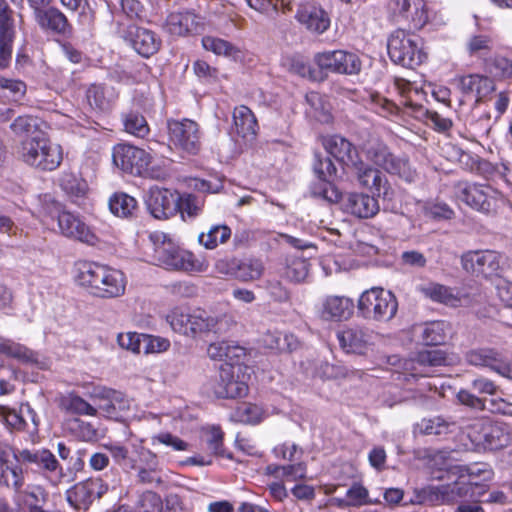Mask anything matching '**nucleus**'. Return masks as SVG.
<instances>
[{
	"mask_svg": "<svg viewBox=\"0 0 512 512\" xmlns=\"http://www.w3.org/2000/svg\"><path fill=\"white\" fill-rule=\"evenodd\" d=\"M76 269L78 283L96 297L116 298L125 292L126 279L120 270L89 261L78 262Z\"/></svg>",
	"mask_w": 512,
	"mask_h": 512,
	"instance_id": "obj_1",
	"label": "nucleus"
},
{
	"mask_svg": "<svg viewBox=\"0 0 512 512\" xmlns=\"http://www.w3.org/2000/svg\"><path fill=\"white\" fill-rule=\"evenodd\" d=\"M18 157L38 171H54L63 161L62 147L43 136H32L21 141Z\"/></svg>",
	"mask_w": 512,
	"mask_h": 512,
	"instance_id": "obj_2",
	"label": "nucleus"
},
{
	"mask_svg": "<svg viewBox=\"0 0 512 512\" xmlns=\"http://www.w3.org/2000/svg\"><path fill=\"white\" fill-rule=\"evenodd\" d=\"M361 149L368 161L387 173L397 175L409 183L416 180L417 172L411 167L408 158L393 154L382 140L370 138L362 144Z\"/></svg>",
	"mask_w": 512,
	"mask_h": 512,
	"instance_id": "obj_3",
	"label": "nucleus"
},
{
	"mask_svg": "<svg viewBox=\"0 0 512 512\" xmlns=\"http://www.w3.org/2000/svg\"><path fill=\"white\" fill-rule=\"evenodd\" d=\"M113 163L123 172L163 180L168 176L167 170L150 166L151 156L145 150L129 144H118L113 148Z\"/></svg>",
	"mask_w": 512,
	"mask_h": 512,
	"instance_id": "obj_4",
	"label": "nucleus"
},
{
	"mask_svg": "<svg viewBox=\"0 0 512 512\" xmlns=\"http://www.w3.org/2000/svg\"><path fill=\"white\" fill-rule=\"evenodd\" d=\"M358 313L366 320L389 322L398 310L396 296L382 287H372L365 290L357 303Z\"/></svg>",
	"mask_w": 512,
	"mask_h": 512,
	"instance_id": "obj_5",
	"label": "nucleus"
},
{
	"mask_svg": "<svg viewBox=\"0 0 512 512\" xmlns=\"http://www.w3.org/2000/svg\"><path fill=\"white\" fill-rule=\"evenodd\" d=\"M154 245V258L167 269L194 271L201 266L194 254L180 249L165 233L150 236Z\"/></svg>",
	"mask_w": 512,
	"mask_h": 512,
	"instance_id": "obj_6",
	"label": "nucleus"
},
{
	"mask_svg": "<svg viewBox=\"0 0 512 512\" xmlns=\"http://www.w3.org/2000/svg\"><path fill=\"white\" fill-rule=\"evenodd\" d=\"M387 50L394 63L406 68H415L425 58L416 37L407 34L404 30H396L390 35Z\"/></svg>",
	"mask_w": 512,
	"mask_h": 512,
	"instance_id": "obj_7",
	"label": "nucleus"
},
{
	"mask_svg": "<svg viewBox=\"0 0 512 512\" xmlns=\"http://www.w3.org/2000/svg\"><path fill=\"white\" fill-rule=\"evenodd\" d=\"M104 447L115 463L125 470L161 468L157 454L142 445H134L131 452L119 443L106 444Z\"/></svg>",
	"mask_w": 512,
	"mask_h": 512,
	"instance_id": "obj_8",
	"label": "nucleus"
},
{
	"mask_svg": "<svg viewBox=\"0 0 512 512\" xmlns=\"http://www.w3.org/2000/svg\"><path fill=\"white\" fill-rule=\"evenodd\" d=\"M314 62L320 72H331L343 75H357L362 68L359 56L345 50L325 51L315 54Z\"/></svg>",
	"mask_w": 512,
	"mask_h": 512,
	"instance_id": "obj_9",
	"label": "nucleus"
},
{
	"mask_svg": "<svg viewBox=\"0 0 512 512\" xmlns=\"http://www.w3.org/2000/svg\"><path fill=\"white\" fill-rule=\"evenodd\" d=\"M466 485V478L461 476L453 484L442 485L439 487L427 486L422 489H416L409 502L411 504L418 505L452 503L458 497H461L468 492Z\"/></svg>",
	"mask_w": 512,
	"mask_h": 512,
	"instance_id": "obj_10",
	"label": "nucleus"
},
{
	"mask_svg": "<svg viewBox=\"0 0 512 512\" xmlns=\"http://www.w3.org/2000/svg\"><path fill=\"white\" fill-rule=\"evenodd\" d=\"M235 324L232 316L221 314L211 316L207 312L198 310L187 314V334L195 337L198 334L214 332L216 334L226 333Z\"/></svg>",
	"mask_w": 512,
	"mask_h": 512,
	"instance_id": "obj_11",
	"label": "nucleus"
},
{
	"mask_svg": "<svg viewBox=\"0 0 512 512\" xmlns=\"http://www.w3.org/2000/svg\"><path fill=\"white\" fill-rule=\"evenodd\" d=\"M108 491V485L101 478H88L76 483L66 492L69 504L76 510H88L91 504Z\"/></svg>",
	"mask_w": 512,
	"mask_h": 512,
	"instance_id": "obj_12",
	"label": "nucleus"
},
{
	"mask_svg": "<svg viewBox=\"0 0 512 512\" xmlns=\"http://www.w3.org/2000/svg\"><path fill=\"white\" fill-rule=\"evenodd\" d=\"M169 140L177 148L196 154L201 147L199 126L190 119L169 120L167 123Z\"/></svg>",
	"mask_w": 512,
	"mask_h": 512,
	"instance_id": "obj_13",
	"label": "nucleus"
},
{
	"mask_svg": "<svg viewBox=\"0 0 512 512\" xmlns=\"http://www.w3.org/2000/svg\"><path fill=\"white\" fill-rule=\"evenodd\" d=\"M313 170L322 182L319 189L315 188L313 194L329 202H338L342 199L340 191L331 183L336 176L337 169L329 157L315 154Z\"/></svg>",
	"mask_w": 512,
	"mask_h": 512,
	"instance_id": "obj_14",
	"label": "nucleus"
},
{
	"mask_svg": "<svg viewBox=\"0 0 512 512\" xmlns=\"http://www.w3.org/2000/svg\"><path fill=\"white\" fill-rule=\"evenodd\" d=\"M337 339L347 353L364 354L374 343L375 333L361 325H349L337 333Z\"/></svg>",
	"mask_w": 512,
	"mask_h": 512,
	"instance_id": "obj_15",
	"label": "nucleus"
},
{
	"mask_svg": "<svg viewBox=\"0 0 512 512\" xmlns=\"http://www.w3.org/2000/svg\"><path fill=\"white\" fill-rule=\"evenodd\" d=\"M145 202L154 218L168 219L177 213L179 194L166 188L153 186L149 189Z\"/></svg>",
	"mask_w": 512,
	"mask_h": 512,
	"instance_id": "obj_16",
	"label": "nucleus"
},
{
	"mask_svg": "<svg viewBox=\"0 0 512 512\" xmlns=\"http://www.w3.org/2000/svg\"><path fill=\"white\" fill-rule=\"evenodd\" d=\"M58 227L67 238L87 245H96L99 238L82 219L70 212L63 211L58 215Z\"/></svg>",
	"mask_w": 512,
	"mask_h": 512,
	"instance_id": "obj_17",
	"label": "nucleus"
},
{
	"mask_svg": "<svg viewBox=\"0 0 512 512\" xmlns=\"http://www.w3.org/2000/svg\"><path fill=\"white\" fill-rule=\"evenodd\" d=\"M326 152L344 168H350L360 158L357 148L340 135H328L322 138Z\"/></svg>",
	"mask_w": 512,
	"mask_h": 512,
	"instance_id": "obj_18",
	"label": "nucleus"
},
{
	"mask_svg": "<svg viewBox=\"0 0 512 512\" xmlns=\"http://www.w3.org/2000/svg\"><path fill=\"white\" fill-rule=\"evenodd\" d=\"M213 392L218 398L243 397L248 392V386L234 375V368L225 365L220 368L218 378L213 385Z\"/></svg>",
	"mask_w": 512,
	"mask_h": 512,
	"instance_id": "obj_19",
	"label": "nucleus"
},
{
	"mask_svg": "<svg viewBox=\"0 0 512 512\" xmlns=\"http://www.w3.org/2000/svg\"><path fill=\"white\" fill-rule=\"evenodd\" d=\"M34 18L39 27L45 32L66 36L72 27L67 17L57 8H41L34 11Z\"/></svg>",
	"mask_w": 512,
	"mask_h": 512,
	"instance_id": "obj_20",
	"label": "nucleus"
},
{
	"mask_svg": "<svg viewBox=\"0 0 512 512\" xmlns=\"http://www.w3.org/2000/svg\"><path fill=\"white\" fill-rule=\"evenodd\" d=\"M343 207L347 213L360 218L374 217L379 211L377 199L365 193H349L343 200Z\"/></svg>",
	"mask_w": 512,
	"mask_h": 512,
	"instance_id": "obj_21",
	"label": "nucleus"
},
{
	"mask_svg": "<svg viewBox=\"0 0 512 512\" xmlns=\"http://www.w3.org/2000/svg\"><path fill=\"white\" fill-rule=\"evenodd\" d=\"M127 38L134 50L139 55L146 58L154 55L161 45V40L157 35L153 31L143 27H129Z\"/></svg>",
	"mask_w": 512,
	"mask_h": 512,
	"instance_id": "obj_22",
	"label": "nucleus"
},
{
	"mask_svg": "<svg viewBox=\"0 0 512 512\" xmlns=\"http://www.w3.org/2000/svg\"><path fill=\"white\" fill-rule=\"evenodd\" d=\"M482 447L488 450H500L508 446L511 436L502 422L491 421L482 416Z\"/></svg>",
	"mask_w": 512,
	"mask_h": 512,
	"instance_id": "obj_23",
	"label": "nucleus"
},
{
	"mask_svg": "<svg viewBox=\"0 0 512 512\" xmlns=\"http://www.w3.org/2000/svg\"><path fill=\"white\" fill-rule=\"evenodd\" d=\"M349 169L354 172L362 187L370 189L378 195L388 183L386 176L379 169L365 163L361 157Z\"/></svg>",
	"mask_w": 512,
	"mask_h": 512,
	"instance_id": "obj_24",
	"label": "nucleus"
},
{
	"mask_svg": "<svg viewBox=\"0 0 512 512\" xmlns=\"http://www.w3.org/2000/svg\"><path fill=\"white\" fill-rule=\"evenodd\" d=\"M117 92L112 86L104 84H91L86 90V101L90 108L96 112H107L112 109Z\"/></svg>",
	"mask_w": 512,
	"mask_h": 512,
	"instance_id": "obj_25",
	"label": "nucleus"
},
{
	"mask_svg": "<svg viewBox=\"0 0 512 512\" xmlns=\"http://www.w3.org/2000/svg\"><path fill=\"white\" fill-rule=\"evenodd\" d=\"M354 302L346 296H327L322 304V317L326 320L342 321L353 314Z\"/></svg>",
	"mask_w": 512,
	"mask_h": 512,
	"instance_id": "obj_26",
	"label": "nucleus"
},
{
	"mask_svg": "<svg viewBox=\"0 0 512 512\" xmlns=\"http://www.w3.org/2000/svg\"><path fill=\"white\" fill-rule=\"evenodd\" d=\"M47 493L39 485L23 486L14 494L15 504L22 510L28 509L29 512L43 511L42 505L45 503Z\"/></svg>",
	"mask_w": 512,
	"mask_h": 512,
	"instance_id": "obj_27",
	"label": "nucleus"
},
{
	"mask_svg": "<svg viewBox=\"0 0 512 512\" xmlns=\"http://www.w3.org/2000/svg\"><path fill=\"white\" fill-rule=\"evenodd\" d=\"M296 17L307 29L316 33H323L330 25L326 12L314 5L301 6L297 11Z\"/></svg>",
	"mask_w": 512,
	"mask_h": 512,
	"instance_id": "obj_28",
	"label": "nucleus"
},
{
	"mask_svg": "<svg viewBox=\"0 0 512 512\" xmlns=\"http://www.w3.org/2000/svg\"><path fill=\"white\" fill-rule=\"evenodd\" d=\"M0 353L15 358L23 364L35 365L43 368V363L40 361V355L37 352L20 343H16L11 339L4 337L1 338Z\"/></svg>",
	"mask_w": 512,
	"mask_h": 512,
	"instance_id": "obj_29",
	"label": "nucleus"
},
{
	"mask_svg": "<svg viewBox=\"0 0 512 512\" xmlns=\"http://www.w3.org/2000/svg\"><path fill=\"white\" fill-rule=\"evenodd\" d=\"M197 16L190 11L170 13L166 19L165 28L168 33L184 36L197 30Z\"/></svg>",
	"mask_w": 512,
	"mask_h": 512,
	"instance_id": "obj_30",
	"label": "nucleus"
},
{
	"mask_svg": "<svg viewBox=\"0 0 512 512\" xmlns=\"http://www.w3.org/2000/svg\"><path fill=\"white\" fill-rule=\"evenodd\" d=\"M400 14L411 21L416 29L422 28L428 21L425 0H397Z\"/></svg>",
	"mask_w": 512,
	"mask_h": 512,
	"instance_id": "obj_31",
	"label": "nucleus"
},
{
	"mask_svg": "<svg viewBox=\"0 0 512 512\" xmlns=\"http://www.w3.org/2000/svg\"><path fill=\"white\" fill-rule=\"evenodd\" d=\"M234 127L239 136L253 139L257 132V120L253 112L244 105L238 106L233 112Z\"/></svg>",
	"mask_w": 512,
	"mask_h": 512,
	"instance_id": "obj_32",
	"label": "nucleus"
},
{
	"mask_svg": "<svg viewBox=\"0 0 512 512\" xmlns=\"http://www.w3.org/2000/svg\"><path fill=\"white\" fill-rule=\"evenodd\" d=\"M41 461L42 463H40L38 470L42 472L53 486L69 481L68 475L50 450L45 449Z\"/></svg>",
	"mask_w": 512,
	"mask_h": 512,
	"instance_id": "obj_33",
	"label": "nucleus"
},
{
	"mask_svg": "<svg viewBox=\"0 0 512 512\" xmlns=\"http://www.w3.org/2000/svg\"><path fill=\"white\" fill-rule=\"evenodd\" d=\"M264 270V264L258 258H238L236 279L241 282H253L262 277Z\"/></svg>",
	"mask_w": 512,
	"mask_h": 512,
	"instance_id": "obj_34",
	"label": "nucleus"
},
{
	"mask_svg": "<svg viewBox=\"0 0 512 512\" xmlns=\"http://www.w3.org/2000/svg\"><path fill=\"white\" fill-rule=\"evenodd\" d=\"M109 209L117 217L128 218L136 211L137 201L126 193H114L109 199Z\"/></svg>",
	"mask_w": 512,
	"mask_h": 512,
	"instance_id": "obj_35",
	"label": "nucleus"
},
{
	"mask_svg": "<svg viewBox=\"0 0 512 512\" xmlns=\"http://www.w3.org/2000/svg\"><path fill=\"white\" fill-rule=\"evenodd\" d=\"M231 237V229L227 225H213L207 232L198 236V242L206 249H215L219 244L226 243Z\"/></svg>",
	"mask_w": 512,
	"mask_h": 512,
	"instance_id": "obj_36",
	"label": "nucleus"
},
{
	"mask_svg": "<svg viewBox=\"0 0 512 512\" xmlns=\"http://www.w3.org/2000/svg\"><path fill=\"white\" fill-rule=\"evenodd\" d=\"M309 266L306 259L289 256L286 258L283 277L293 283L303 282L309 274Z\"/></svg>",
	"mask_w": 512,
	"mask_h": 512,
	"instance_id": "obj_37",
	"label": "nucleus"
},
{
	"mask_svg": "<svg viewBox=\"0 0 512 512\" xmlns=\"http://www.w3.org/2000/svg\"><path fill=\"white\" fill-rule=\"evenodd\" d=\"M61 409L66 412L78 415L96 416L97 408L93 407L86 400L75 394H69L62 397L60 401Z\"/></svg>",
	"mask_w": 512,
	"mask_h": 512,
	"instance_id": "obj_38",
	"label": "nucleus"
},
{
	"mask_svg": "<svg viewBox=\"0 0 512 512\" xmlns=\"http://www.w3.org/2000/svg\"><path fill=\"white\" fill-rule=\"evenodd\" d=\"M448 325L444 321L427 323L422 331V341L425 345L437 346L445 342Z\"/></svg>",
	"mask_w": 512,
	"mask_h": 512,
	"instance_id": "obj_39",
	"label": "nucleus"
},
{
	"mask_svg": "<svg viewBox=\"0 0 512 512\" xmlns=\"http://www.w3.org/2000/svg\"><path fill=\"white\" fill-rule=\"evenodd\" d=\"M482 367L490 368L499 374H506L509 371V365L505 354L496 349H482Z\"/></svg>",
	"mask_w": 512,
	"mask_h": 512,
	"instance_id": "obj_40",
	"label": "nucleus"
},
{
	"mask_svg": "<svg viewBox=\"0 0 512 512\" xmlns=\"http://www.w3.org/2000/svg\"><path fill=\"white\" fill-rule=\"evenodd\" d=\"M125 131L143 138L149 133V126L144 116L138 112H129L123 116Z\"/></svg>",
	"mask_w": 512,
	"mask_h": 512,
	"instance_id": "obj_41",
	"label": "nucleus"
},
{
	"mask_svg": "<svg viewBox=\"0 0 512 512\" xmlns=\"http://www.w3.org/2000/svg\"><path fill=\"white\" fill-rule=\"evenodd\" d=\"M110 397L98 402V409L107 417L116 418L118 410H125L128 405L121 392H107Z\"/></svg>",
	"mask_w": 512,
	"mask_h": 512,
	"instance_id": "obj_42",
	"label": "nucleus"
},
{
	"mask_svg": "<svg viewBox=\"0 0 512 512\" xmlns=\"http://www.w3.org/2000/svg\"><path fill=\"white\" fill-rule=\"evenodd\" d=\"M203 207V202L192 194H186L179 196V202L177 212L181 213L182 218L186 221L187 219L192 220L197 217Z\"/></svg>",
	"mask_w": 512,
	"mask_h": 512,
	"instance_id": "obj_43",
	"label": "nucleus"
},
{
	"mask_svg": "<svg viewBox=\"0 0 512 512\" xmlns=\"http://www.w3.org/2000/svg\"><path fill=\"white\" fill-rule=\"evenodd\" d=\"M424 295L433 301L444 304L454 305L457 302L456 296L453 294L452 289L438 283H431L422 288Z\"/></svg>",
	"mask_w": 512,
	"mask_h": 512,
	"instance_id": "obj_44",
	"label": "nucleus"
},
{
	"mask_svg": "<svg viewBox=\"0 0 512 512\" xmlns=\"http://www.w3.org/2000/svg\"><path fill=\"white\" fill-rule=\"evenodd\" d=\"M204 441L211 454L224 456L223 439L224 432L219 426H210L203 431Z\"/></svg>",
	"mask_w": 512,
	"mask_h": 512,
	"instance_id": "obj_45",
	"label": "nucleus"
},
{
	"mask_svg": "<svg viewBox=\"0 0 512 512\" xmlns=\"http://www.w3.org/2000/svg\"><path fill=\"white\" fill-rule=\"evenodd\" d=\"M60 186L71 197H81L87 190L86 182L70 172L62 174Z\"/></svg>",
	"mask_w": 512,
	"mask_h": 512,
	"instance_id": "obj_46",
	"label": "nucleus"
},
{
	"mask_svg": "<svg viewBox=\"0 0 512 512\" xmlns=\"http://www.w3.org/2000/svg\"><path fill=\"white\" fill-rule=\"evenodd\" d=\"M45 448L42 449H13V457L21 466L36 467L42 463V456Z\"/></svg>",
	"mask_w": 512,
	"mask_h": 512,
	"instance_id": "obj_47",
	"label": "nucleus"
},
{
	"mask_svg": "<svg viewBox=\"0 0 512 512\" xmlns=\"http://www.w3.org/2000/svg\"><path fill=\"white\" fill-rule=\"evenodd\" d=\"M263 416V410L256 404L252 403H241L236 411L235 417L238 421L247 424H256L261 421Z\"/></svg>",
	"mask_w": 512,
	"mask_h": 512,
	"instance_id": "obj_48",
	"label": "nucleus"
},
{
	"mask_svg": "<svg viewBox=\"0 0 512 512\" xmlns=\"http://www.w3.org/2000/svg\"><path fill=\"white\" fill-rule=\"evenodd\" d=\"M13 28H0V69L8 67L12 57Z\"/></svg>",
	"mask_w": 512,
	"mask_h": 512,
	"instance_id": "obj_49",
	"label": "nucleus"
},
{
	"mask_svg": "<svg viewBox=\"0 0 512 512\" xmlns=\"http://www.w3.org/2000/svg\"><path fill=\"white\" fill-rule=\"evenodd\" d=\"M68 428L78 439L82 441H94L97 439V430L94 426L81 419L75 418L68 423Z\"/></svg>",
	"mask_w": 512,
	"mask_h": 512,
	"instance_id": "obj_50",
	"label": "nucleus"
},
{
	"mask_svg": "<svg viewBox=\"0 0 512 512\" xmlns=\"http://www.w3.org/2000/svg\"><path fill=\"white\" fill-rule=\"evenodd\" d=\"M235 351H243L240 347L231 346L226 342L211 343L207 349L208 356L213 360L229 361L233 356H239Z\"/></svg>",
	"mask_w": 512,
	"mask_h": 512,
	"instance_id": "obj_51",
	"label": "nucleus"
},
{
	"mask_svg": "<svg viewBox=\"0 0 512 512\" xmlns=\"http://www.w3.org/2000/svg\"><path fill=\"white\" fill-rule=\"evenodd\" d=\"M485 69L492 77H511L512 61L504 57L486 59Z\"/></svg>",
	"mask_w": 512,
	"mask_h": 512,
	"instance_id": "obj_52",
	"label": "nucleus"
},
{
	"mask_svg": "<svg viewBox=\"0 0 512 512\" xmlns=\"http://www.w3.org/2000/svg\"><path fill=\"white\" fill-rule=\"evenodd\" d=\"M145 335L136 332L121 333L118 335L117 341L120 347L139 354L143 352Z\"/></svg>",
	"mask_w": 512,
	"mask_h": 512,
	"instance_id": "obj_53",
	"label": "nucleus"
},
{
	"mask_svg": "<svg viewBox=\"0 0 512 512\" xmlns=\"http://www.w3.org/2000/svg\"><path fill=\"white\" fill-rule=\"evenodd\" d=\"M38 118L24 115L18 116L10 125L12 131L17 135H32L38 129Z\"/></svg>",
	"mask_w": 512,
	"mask_h": 512,
	"instance_id": "obj_54",
	"label": "nucleus"
},
{
	"mask_svg": "<svg viewBox=\"0 0 512 512\" xmlns=\"http://www.w3.org/2000/svg\"><path fill=\"white\" fill-rule=\"evenodd\" d=\"M202 45L207 51H212L217 55L230 56L234 53V46L226 40L206 36L202 39Z\"/></svg>",
	"mask_w": 512,
	"mask_h": 512,
	"instance_id": "obj_55",
	"label": "nucleus"
},
{
	"mask_svg": "<svg viewBox=\"0 0 512 512\" xmlns=\"http://www.w3.org/2000/svg\"><path fill=\"white\" fill-rule=\"evenodd\" d=\"M163 502L161 497L152 491L144 492L138 501V512H161Z\"/></svg>",
	"mask_w": 512,
	"mask_h": 512,
	"instance_id": "obj_56",
	"label": "nucleus"
},
{
	"mask_svg": "<svg viewBox=\"0 0 512 512\" xmlns=\"http://www.w3.org/2000/svg\"><path fill=\"white\" fill-rule=\"evenodd\" d=\"M95 1L84 0V3L80 6V12L78 15V23L87 30H91L94 27L96 12H95Z\"/></svg>",
	"mask_w": 512,
	"mask_h": 512,
	"instance_id": "obj_57",
	"label": "nucleus"
},
{
	"mask_svg": "<svg viewBox=\"0 0 512 512\" xmlns=\"http://www.w3.org/2000/svg\"><path fill=\"white\" fill-rule=\"evenodd\" d=\"M417 361L422 365L441 366L446 364V356L440 349L423 350L418 353Z\"/></svg>",
	"mask_w": 512,
	"mask_h": 512,
	"instance_id": "obj_58",
	"label": "nucleus"
},
{
	"mask_svg": "<svg viewBox=\"0 0 512 512\" xmlns=\"http://www.w3.org/2000/svg\"><path fill=\"white\" fill-rule=\"evenodd\" d=\"M143 352L144 354L160 353L167 351L170 347V342L166 338L159 336L145 335L143 338Z\"/></svg>",
	"mask_w": 512,
	"mask_h": 512,
	"instance_id": "obj_59",
	"label": "nucleus"
},
{
	"mask_svg": "<svg viewBox=\"0 0 512 512\" xmlns=\"http://www.w3.org/2000/svg\"><path fill=\"white\" fill-rule=\"evenodd\" d=\"M479 197L480 190L475 184L463 187L458 195L460 201L476 211L480 210Z\"/></svg>",
	"mask_w": 512,
	"mask_h": 512,
	"instance_id": "obj_60",
	"label": "nucleus"
},
{
	"mask_svg": "<svg viewBox=\"0 0 512 512\" xmlns=\"http://www.w3.org/2000/svg\"><path fill=\"white\" fill-rule=\"evenodd\" d=\"M485 266V269L482 270L487 276H492L497 274L501 268V257L500 255L491 250L482 251V267Z\"/></svg>",
	"mask_w": 512,
	"mask_h": 512,
	"instance_id": "obj_61",
	"label": "nucleus"
},
{
	"mask_svg": "<svg viewBox=\"0 0 512 512\" xmlns=\"http://www.w3.org/2000/svg\"><path fill=\"white\" fill-rule=\"evenodd\" d=\"M5 91L9 92V94H5V96L18 98L25 94L26 85L20 80L0 77V93H4Z\"/></svg>",
	"mask_w": 512,
	"mask_h": 512,
	"instance_id": "obj_62",
	"label": "nucleus"
},
{
	"mask_svg": "<svg viewBox=\"0 0 512 512\" xmlns=\"http://www.w3.org/2000/svg\"><path fill=\"white\" fill-rule=\"evenodd\" d=\"M460 89L463 93L469 95L475 93V102H480V75L470 74L460 78Z\"/></svg>",
	"mask_w": 512,
	"mask_h": 512,
	"instance_id": "obj_63",
	"label": "nucleus"
},
{
	"mask_svg": "<svg viewBox=\"0 0 512 512\" xmlns=\"http://www.w3.org/2000/svg\"><path fill=\"white\" fill-rule=\"evenodd\" d=\"M496 296L507 308H512V283L503 278H498L494 286Z\"/></svg>",
	"mask_w": 512,
	"mask_h": 512,
	"instance_id": "obj_64",
	"label": "nucleus"
}]
</instances>
